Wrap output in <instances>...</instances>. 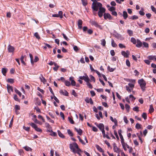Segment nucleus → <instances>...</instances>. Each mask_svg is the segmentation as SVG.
I'll list each match as a JSON object with an SVG mask.
<instances>
[{"instance_id":"nucleus-29","label":"nucleus","mask_w":156,"mask_h":156,"mask_svg":"<svg viewBox=\"0 0 156 156\" xmlns=\"http://www.w3.org/2000/svg\"><path fill=\"white\" fill-rule=\"evenodd\" d=\"M48 131L51 133L50 135L51 136H55L57 135L56 133L53 132L51 130H48Z\"/></svg>"},{"instance_id":"nucleus-51","label":"nucleus","mask_w":156,"mask_h":156,"mask_svg":"<svg viewBox=\"0 0 156 156\" xmlns=\"http://www.w3.org/2000/svg\"><path fill=\"white\" fill-rule=\"evenodd\" d=\"M29 55L30 58L31 62L32 64H33L34 62L33 60V57L32 55L31 54H30Z\"/></svg>"},{"instance_id":"nucleus-37","label":"nucleus","mask_w":156,"mask_h":156,"mask_svg":"<svg viewBox=\"0 0 156 156\" xmlns=\"http://www.w3.org/2000/svg\"><path fill=\"white\" fill-rule=\"evenodd\" d=\"M127 82H133L134 83L135 81V80L133 79H124Z\"/></svg>"},{"instance_id":"nucleus-44","label":"nucleus","mask_w":156,"mask_h":156,"mask_svg":"<svg viewBox=\"0 0 156 156\" xmlns=\"http://www.w3.org/2000/svg\"><path fill=\"white\" fill-rule=\"evenodd\" d=\"M62 13L63 12L62 11H59L58 12V17H60L61 18H62L63 17Z\"/></svg>"},{"instance_id":"nucleus-57","label":"nucleus","mask_w":156,"mask_h":156,"mask_svg":"<svg viewBox=\"0 0 156 156\" xmlns=\"http://www.w3.org/2000/svg\"><path fill=\"white\" fill-rule=\"evenodd\" d=\"M7 81L10 83H13L14 82V80L13 79H9L7 80Z\"/></svg>"},{"instance_id":"nucleus-47","label":"nucleus","mask_w":156,"mask_h":156,"mask_svg":"<svg viewBox=\"0 0 156 156\" xmlns=\"http://www.w3.org/2000/svg\"><path fill=\"white\" fill-rule=\"evenodd\" d=\"M125 108L127 111L129 112V111L130 107V106L127 104H126L125 105Z\"/></svg>"},{"instance_id":"nucleus-8","label":"nucleus","mask_w":156,"mask_h":156,"mask_svg":"<svg viewBox=\"0 0 156 156\" xmlns=\"http://www.w3.org/2000/svg\"><path fill=\"white\" fill-rule=\"evenodd\" d=\"M91 24L92 25H94L95 27H98L100 29H101V26L99 25L98 23L95 21H92L91 22Z\"/></svg>"},{"instance_id":"nucleus-7","label":"nucleus","mask_w":156,"mask_h":156,"mask_svg":"<svg viewBox=\"0 0 156 156\" xmlns=\"http://www.w3.org/2000/svg\"><path fill=\"white\" fill-rule=\"evenodd\" d=\"M98 127L100 130L101 131L102 133H103L104 135L105 130L104 124L102 123H99Z\"/></svg>"},{"instance_id":"nucleus-63","label":"nucleus","mask_w":156,"mask_h":156,"mask_svg":"<svg viewBox=\"0 0 156 156\" xmlns=\"http://www.w3.org/2000/svg\"><path fill=\"white\" fill-rule=\"evenodd\" d=\"M139 107L137 106L134 107L133 108V111L138 112L139 111Z\"/></svg>"},{"instance_id":"nucleus-54","label":"nucleus","mask_w":156,"mask_h":156,"mask_svg":"<svg viewBox=\"0 0 156 156\" xmlns=\"http://www.w3.org/2000/svg\"><path fill=\"white\" fill-rule=\"evenodd\" d=\"M142 116L144 119H147V115L145 113H143Z\"/></svg>"},{"instance_id":"nucleus-38","label":"nucleus","mask_w":156,"mask_h":156,"mask_svg":"<svg viewBox=\"0 0 156 156\" xmlns=\"http://www.w3.org/2000/svg\"><path fill=\"white\" fill-rule=\"evenodd\" d=\"M103 136L104 138L106 137L108 139H110V137L108 136V133H107V134H105V132L104 135L102 133Z\"/></svg>"},{"instance_id":"nucleus-40","label":"nucleus","mask_w":156,"mask_h":156,"mask_svg":"<svg viewBox=\"0 0 156 156\" xmlns=\"http://www.w3.org/2000/svg\"><path fill=\"white\" fill-rule=\"evenodd\" d=\"M24 57L23 55H22L20 57V60L21 62L22 63L24 64V65H26V63L23 61Z\"/></svg>"},{"instance_id":"nucleus-55","label":"nucleus","mask_w":156,"mask_h":156,"mask_svg":"<svg viewBox=\"0 0 156 156\" xmlns=\"http://www.w3.org/2000/svg\"><path fill=\"white\" fill-rule=\"evenodd\" d=\"M34 35L38 39H40V36L37 32L35 33Z\"/></svg>"},{"instance_id":"nucleus-34","label":"nucleus","mask_w":156,"mask_h":156,"mask_svg":"<svg viewBox=\"0 0 156 156\" xmlns=\"http://www.w3.org/2000/svg\"><path fill=\"white\" fill-rule=\"evenodd\" d=\"M126 90L129 92H130L132 90H133V89L130 88L128 86H126Z\"/></svg>"},{"instance_id":"nucleus-58","label":"nucleus","mask_w":156,"mask_h":156,"mask_svg":"<svg viewBox=\"0 0 156 156\" xmlns=\"http://www.w3.org/2000/svg\"><path fill=\"white\" fill-rule=\"evenodd\" d=\"M119 47L121 48H126V46L123 44L120 43L119 44Z\"/></svg>"},{"instance_id":"nucleus-59","label":"nucleus","mask_w":156,"mask_h":156,"mask_svg":"<svg viewBox=\"0 0 156 156\" xmlns=\"http://www.w3.org/2000/svg\"><path fill=\"white\" fill-rule=\"evenodd\" d=\"M38 118L39 119H41L42 120V121L43 122H45L44 119L43 117L41 115H38Z\"/></svg>"},{"instance_id":"nucleus-27","label":"nucleus","mask_w":156,"mask_h":156,"mask_svg":"<svg viewBox=\"0 0 156 156\" xmlns=\"http://www.w3.org/2000/svg\"><path fill=\"white\" fill-rule=\"evenodd\" d=\"M23 148L27 151H32V149L30 147L26 146L24 147Z\"/></svg>"},{"instance_id":"nucleus-17","label":"nucleus","mask_w":156,"mask_h":156,"mask_svg":"<svg viewBox=\"0 0 156 156\" xmlns=\"http://www.w3.org/2000/svg\"><path fill=\"white\" fill-rule=\"evenodd\" d=\"M147 58L150 60H155L156 61V55H149L148 56Z\"/></svg>"},{"instance_id":"nucleus-61","label":"nucleus","mask_w":156,"mask_h":156,"mask_svg":"<svg viewBox=\"0 0 156 156\" xmlns=\"http://www.w3.org/2000/svg\"><path fill=\"white\" fill-rule=\"evenodd\" d=\"M15 107L16 110H19L20 109V107L19 105H16Z\"/></svg>"},{"instance_id":"nucleus-12","label":"nucleus","mask_w":156,"mask_h":156,"mask_svg":"<svg viewBox=\"0 0 156 156\" xmlns=\"http://www.w3.org/2000/svg\"><path fill=\"white\" fill-rule=\"evenodd\" d=\"M8 48L9 52H12L14 51V48L10 45H8Z\"/></svg>"},{"instance_id":"nucleus-50","label":"nucleus","mask_w":156,"mask_h":156,"mask_svg":"<svg viewBox=\"0 0 156 156\" xmlns=\"http://www.w3.org/2000/svg\"><path fill=\"white\" fill-rule=\"evenodd\" d=\"M89 81H88V82H86L87 85L88 87H89L91 89L92 88V86L89 83Z\"/></svg>"},{"instance_id":"nucleus-1","label":"nucleus","mask_w":156,"mask_h":156,"mask_svg":"<svg viewBox=\"0 0 156 156\" xmlns=\"http://www.w3.org/2000/svg\"><path fill=\"white\" fill-rule=\"evenodd\" d=\"M102 4L100 2H96L92 3V8L93 10L95 11H97L98 9L102 8Z\"/></svg>"},{"instance_id":"nucleus-9","label":"nucleus","mask_w":156,"mask_h":156,"mask_svg":"<svg viewBox=\"0 0 156 156\" xmlns=\"http://www.w3.org/2000/svg\"><path fill=\"white\" fill-rule=\"evenodd\" d=\"M121 144L122 146V147L124 149V150L125 151H126L127 149L126 148H129V147H130L127 144V143H125L124 142V141L122 142Z\"/></svg>"},{"instance_id":"nucleus-41","label":"nucleus","mask_w":156,"mask_h":156,"mask_svg":"<svg viewBox=\"0 0 156 156\" xmlns=\"http://www.w3.org/2000/svg\"><path fill=\"white\" fill-rule=\"evenodd\" d=\"M131 41L134 44H135L136 43V40L134 37H132L131 38Z\"/></svg>"},{"instance_id":"nucleus-25","label":"nucleus","mask_w":156,"mask_h":156,"mask_svg":"<svg viewBox=\"0 0 156 156\" xmlns=\"http://www.w3.org/2000/svg\"><path fill=\"white\" fill-rule=\"evenodd\" d=\"M135 83V81L134 83L131 82V83H128L129 87H130V88L133 89V88L134 87V85Z\"/></svg>"},{"instance_id":"nucleus-21","label":"nucleus","mask_w":156,"mask_h":156,"mask_svg":"<svg viewBox=\"0 0 156 156\" xmlns=\"http://www.w3.org/2000/svg\"><path fill=\"white\" fill-rule=\"evenodd\" d=\"M75 129L79 135H81V134L82 133V131L80 129H77L76 128H75Z\"/></svg>"},{"instance_id":"nucleus-60","label":"nucleus","mask_w":156,"mask_h":156,"mask_svg":"<svg viewBox=\"0 0 156 156\" xmlns=\"http://www.w3.org/2000/svg\"><path fill=\"white\" fill-rule=\"evenodd\" d=\"M74 50L76 52H77L79 50V49L76 46H75L73 47Z\"/></svg>"},{"instance_id":"nucleus-53","label":"nucleus","mask_w":156,"mask_h":156,"mask_svg":"<svg viewBox=\"0 0 156 156\" xmlns=\"http://www.w3.org/2000/svg\"><path fill=\"white\" fill-rule=\"evenodd\" d=\"M108 69L109 71L110 72H112L114 71L115 69V68H113L111 67L110 66H108Z\"/></svg>"},{"instance_id":"nucleus-14","label":"nucleus","mask_w":156,"mask_h":156,"mask_svg":"<svg viewBox=\"0 0 156 156\" xmlns=\"http://www.w3.org/2000/svg\"><path fill=\"white\" fill-rule=\"evenodd\" d=\"M7 88L8 92L9 93H10L11 91H13V88L12 86L7 84Z\"/></svg>"},{"instance_id":"nucleus-46","label":"nucleus","mask_w":156,"mask_h":156,"mask_svg":"<svg viewBox=\"0 0 156 156\" xmlns=\"http://www.w3.org/2000/svg\"><path fill=\"white\" fill-rule=\"evenodd\" d=\"M135 127L136 129H140L141 128V125L138 123H137Z\"/></svg>"},{"instance_id":"nucleus-32","label":"nucleus","mask_w":156,"mask_h":156,"mask_svg":"<svg viewBox=\"0 0 156 156\" xmlns=\"http://www.w3.org/2000/svg\"><path fill=\"white\" fill-rule=\"evenodd\" d=\"M54 66H55V67L53 68V69L55 71H57L58 69V68L59 67V66H58L57 64L56 63H55Z\"/></svg>"},{"instance_id":"nucleus-16","label":"nucleus","mask_w":156,"mask_h":156,"mask_svg":"<svg viewBox=\"0 0 156 156\" xmlns=\"http://www.w3.org/2000/svg\"><path fill=\"white\" fill-rule=\"evenodd\" d=\"M120 137V138L121 140V142L123 141H124V140L123 138V137L121 134L122 131L121 130H119L118 131Z\"/></svg>"},{"instance_id":"nucleus-20","label":"nucleus","mask_w":156,"mask_h":156,"mask_svg":"<svg viewBox=\"0 0 156 156\" xmlns=\"http://www.w3.org/2000/svg\"><path fill=\"white\" fill-rule=\"evenodd\" d=\"M85 101L87 103H90L92 105L93 104V101L91 98H87L85 99Z\"/></svg>"},{"instance_id":"nucleus-33","label":"nucleus","mask_w":156,"mask_h":156,"mask_svg":"<svg viewBox=\"0 0 156 156\" xmlns=\"http://www.w3.org/2000/svg\"><path fill=\"white\" fill-rule=\"evenodd\" d=\"M14 91L15 92L18 94L20 97L21 96V93L19 90L15 88L14 89Z\"/></svg>"},{"instance_id":"nucleus-15","label":"nucleus","mask_w":156,"mask_h":156,"mask_svg":"<svg viewBox=\"0 0 156 156\" xmlns=\"http://www.w3.org/2000/svg\"><path fill=\"white\" fill-rule=\"evenodd\" d=\"M110 119L113 122H114L115 125L117 126L118 125V122L117 120L115 119H113L112 116H110Z\"/></svg>"},{"instance_id":"nucleus-10","label":"nucleus","mask_w":156,"mask_h":156,"mask_svg":"<svg viewBox=\"0 0 156 156\" xmlns=\"http://www.w3.org/2000/svg\"><path fill=\"white\" fill-rule=\"evenodd\" d=\"M129 52L128 51H127L126 52L124 51H122L121 52L122 55L126 58H128L129 57Z\"/></svg>"},{"instance_id":"nucleus-64","label":"nucleus","mask_w":156,"mask_h":156,"mask_svg":"<svg viewBox=\"0 0 156 156\" xmlns=\"http://www.w3.org/2000/svg\"><path fill=\"white\" fill-rule=\"evenodd\" d=\"M151 8L152 10L156 13V10L155 8L152 5L151 6Z\"/></svg>"},{"instance_id":"nucleus-42","label":"nucleus","mask_w":156,"mask_h":156,"mask_svg":"<svg viewBox=\"0 0 156 156\" xmlns=\"http://www.w3.org/2000/svg\"><path fill=\"white\" fill-rule=\"evenodd\" d=\"M154 109L153 107V106L152 105H151L150 106V108L149 109V112L150 113H151L152 112H153L154 111Z\"/></svg>"},{"instance_id":"nucleus-45","label":"nucleus","mask_w":156,"mask_h":156,"mask_svg":"<svg viewBox=\"0 0 156 156\" xmlns=\"http://www.w3.org/2000/svg\"><path fill=\"white\" fill-rule=\"evenodd\" d=\"M86 82L90 81V79L87 75L86 74V77L83 80Z\"/></svg>"},{"instance_id":"nucleus-5","label":"nucleus","mask_w":156,"mask_h":156,"mask_svg":"<svg viewBox=\"0 0 156 156\" xmlns=\"http://www.w3.org/2000/svg\"><path fill=\"white\" fill-rule=\"evenodd\" d=\"M105 9L104 8H100L99 11L98 12V14L100 17H101L102 16L103 13L105 12Z\"/></svg>"},{"instance_id":"nucleus-22","label":"nucleus","mask_w":156,"mask_h":156,"mask_svg":"<svg viewBox=\"0 0 156 156\" xmlns=\"http://www.w3.org/2000/svg\"><path fill=\"white\" fill-rule=\"evenodd\" d=\"M7 71V69L6 68H2V72L4 76H5Z\"/></svg>"},{"instance_id":"nucleus-23","label":"nucleus","mask_w":156,"mask_h":156,"mask_svg":"<svg viewBox=\"0 0 156 156\" xmlns=\"http://www.w3.org/2000/svg\"><path fill=\"white\" fill-rule=\"evenodd\" d=\"M40 79L41 82H42L44 83L45 84L46 82V80L43 77V75H41V77H40Z\"/></svg>"},{"instance_id":"nucleus-43","label":"nucleus","mask_w":156,"mask_h":156,"mask_svg":"<svg viewBox=\"0 0 156 156\" xmlns=\"http://www.w3.org/2000/svg\"><path fill=\"white\" fill-rule=\"evenodd\" d=\"M14 99L16 101H20V100L19 99L16 94H14V97H13Z\"/></svg>"},{"instance_id":"nucleus-6","label":"nucleus","mask_w":156,"mask_h":156,"mask_svg":"<svg viewBox=\"0 0 156 156\" xmlns=\"http://www.w3.org/2000/svg\"><path fill=\"white\" fill-rule=\"evenodd\" d=\"M113 148L114 152L119 154L120 151H121V150L117 146L115 143H114L113 144Z\"/></svg>"},{"instance_id":"nucleus-19","label":"nucleus","mask_w":156,"mask_h":156,"mask_svg":"<svg viewBox=\"0 0 156 156\" xmlns=\"http://www.w3.org/2000/svg\"><path fill=\"white\" fill-rule=\"evenodd\" d=\"M83 23L82 21L81 20H78V26L79 28L81 29L82 27V24Z\"/></svg>"},{"instance_id":"nucleus-52","label":"nucleus","mask_w":156,"mask_h":156,"mask_svg":"<svg viewBox=\"0 0 156 156\" xmlns=\"http://www.w3.org/2000/svg\"><path fill=\"white\" fill-rule=\"evenodd\" d=\"M127 33L129 34L130 36H132L133 34V32L132 30H127Z\"/></svg>"},{"instance_id":"nucleus-56","label":"nucleus","mask_w":156,"mask_h":156,"mask_svg":"<svg viewBox=\"0 0 156 156\" xmlns=\"http://www.w3.org/2000/svg\"><path fill=\"white\" fill-rule=\"evenodd\" d=\"M65 83L66 85L67 86H69L71 85L70 82L67 80L65 81Z\"/></svg>"},{"instance_id":"nucleus-62","label":"nucleus","mask_w":156,"mask_h":156,"mask_svg":"<svg viewBox=\"0 0 156 156\" xmlns=\"http://www.w3.org/2000/svg\"><path fill=\"white\" fill-rule=\"evenodd\" d=\"M69 120L70 122V123H71L72 124H73L74 123V122L73 120L72 119H71L70 117H68Z\"/></svg>"},{"instance_id":"nucleus-31","label":"nucleus","mask_w":156,"mask_h":156,"mask_svg":"<svg viewBox=\"0 0 156 156\" xmlns=\"http://www.w3.org/2000/svg\"><path fill=\"white\" fill-rule=\"evenodd\" d=\"M123 17L125 19H126L128 15L127 12L126 11H124L123 12Z\"/></svg>"},{"instance_id":"nucleus-18","label":"nucleus","mask_w":156,"mask_h":156,"mask_svg":"<svg viewBox=\"0 0 156 156\" xmlns=\"http://www.w3.org/2000/svg\"><path fill=\"white\" fill-rule=\"evenodd\" d=\"M142 43L139 40H137V44L136 46L138 48L142 46Z\"/></svg>"},{"instance_id":"nucleus-49","label":"nucleus","mask_w":156,"mask_h":156,"mask_svg":"<svg viewBox=\"0 0 156 156\" xmlns=\"http://www.w3.org/2000/svg\"><path fill=\"white\" fill-rule=\"evenodd\" d=\"M67 133L70 136H73V134L71 131L69 129L67 130Z\"/></svg>"},{"instance_id":"nucleus-39","label":"nucleus","mask_w":156,"mask_h":156,"mask_svg":"<svg viewBox=\"0 0 156 156\" xmlns=\"http://www.w3.org/2000/svg\"><path fill=\"white\" fill-rule=\"evenodd\" d=\"M101 44L103 46H105V45L106 41L104 39H103L101 40Z\"/></svg>"},{"instance_id":"nucleus-24","label":"nucleus","mask_w":156,"mask_h":156,"mask_svg":"<svg viewBox=\"0 0 156 156\" xmlns=\"http://www.w3.org/2000/svg\"><path fill=\"white\" fill-rule=\"evenodd\" d=\"M111 45L113 47H116L117 46V45L113 39H112L111 40Z\"/></svg>"},{"instance_id":"nucleus-35","label":"nucleus","mask_w":156,"mask_h":156,"mask_svg":"<svg viewBox=\"0 0 156 156\" xmlns=\"http://www.w3.org/2000/svg\"><path fill=\"white\" fill-rule=\"evenodd\" d=\"M96 147L97 149L100 152H103V151L102 149L98 145H96Z\"/></svg>"},{"instance_id":"nucleus-26","label":"nucleus","mask_w":156,"mask_h":156,"mask_svg":"<svg viewBox=\"0 0 156 156\" xmlns=\"http://www.w3.org/2000/svg\"><path fill=\"white\" fill-rule=\"evenodd\" d=\"M58 136L62 138H65L64 136L61 133L59 130L57 131Z\"/></svg>"},{"instance_id":"nucleus-48","label":"nucleus","mask_w":156,"mask_h":156,"mask_svg":"<svg viewBox=\"0 0 156 156\" xmlns=\"http://www.w3.org/2000/svg\"><path fill=\"white\" fill-rule=\"evenodd\" d=\"M77 138H78V139H79V141L82 144H85V143H84V142L83 141V140H82L80 138V137L79 136H77Z\"/></svg>"},{"instance_id":"nucleus-2","label":"nucleus","mask_w":156,"mask_h":156,"mask_svg":"<svg viewBox=\"0 0 156 156\" xmlns=\"http://www.w3.org/2000/svg\"><path fill=\"white\" fill-rule=\"evenodd\" d=\"M138 83L140 85L141 89L143 92L146 90V83L145 81L143 79L139 80L138 81Z\"/></svg>"},{"instance_id":"nucleus-13","label":"nucleus","mask_w":156,"mask_h":156,"mask_svg":"<svg viewBox=\"0 0 156 156\" xmlns=\"http://www.w3.org/2000/svg\"><path fill=\"white\" fill-rule=\"evenodd\" d=\"M60 93L63 95L68 96L69 93L67 91L65 90H61L59 91Z\"/></svg>"},{"instance_id":"nucleus-28","label":"nucleus","mask_w":156,"mask_h":156,"mask_svg":"<svg viewBox=\"0 0 156 156\" xmlns=\"http://www.w3.org/2000/svg\"><path fill=\"white\" fill-rule=\"evenodd\" d=\"M82 5L84 6H86L87 4V0H81Z\"/></svg>"},{"instance_id":"nucleus-11","label":"nucleus","mask_w":156,"mask_h":156,"mask_svg":"<svg viewBox=\"0 0 156 156\" xmlns=\"http://www.w3.org/2000/svg\"><path fill=\"white\" fill-rule=\"evenodd\" d=\"M104 17L105 19L106 20L108 18L110 20L111 19V16L109 13H104Z\"/></svg>"},{"instance_id":"nucleus-30","label":"nucleus","mask_w":156,"mask_h":156,"mask_svg":"<svg viewBox=\"0 0 156 156\" xmlns=\"http://www.w3.org/2000/svg\"><path fill=\"white\" fill-rule=\"evenodd\" d=\"M45 125L46 128L49 129H51V127L50 126L48 123L45 122Z\"/></svg>"},{"instance_id":"nucleus-36","label":"nucleus","mask_w":156,"mask_h":156,"mask_svg":"<svg viewBox=\"0 0 156 156\" xmlns=\"http://www.w3.org/2000/svg\"><path fill=\"white\" fill-rule=\"evenodd\" d=\"M77 147L78 148V150H76V152H75L74 153H77L79 155H80V152L81 151V150L80 149L79 147Z\"/></svg>"},{"instance_id":"nucleus-3","label":"nucleus","mask_w":156,"mask_h":156,"mask_svg":"<svg viewBox=\"0 0 156 156\" xmlns=\"http://www.w3.org/2000/svg\"><path fill=\"white\" fill-rule=\"evenodd\" d=\"M77 147H79L77 144L75 142L70 144L69 145V148L71 151L74 153L76 152V150H78Z\"/></svg>"},{"instance_id":"nucleus-4","label":"nucleus","mask_w":156,"mask_h":156,"mask_svg":"<svg viewBox=\"0 0 156 156\" xmlns=\"http://www.w3.org/2000/svg\"><path fill=\"white\" fill-rule=\"evenodd\" d=\"M32 127L34 129L35 131L41 133L42 132V130L40 128L38 127L33 122H30L29 123Z\"/></svg>"}]
</instances>
